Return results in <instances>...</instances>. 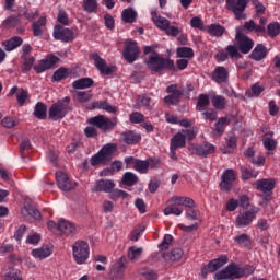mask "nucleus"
I'll return each mask as SVG.
<instances>
[{
    "label": "nucleus",
    "mask_w": 280,
    "mask_h": 280,
    "mask_svg": "<svg viewBox=\"0 0 280 280\" xmlns=\"http://www.w3.org/2000/svg\"><path fill=\"white\" fill-rule=\"evenodd\" d=\"M149 58L144 61L149 71L152 73H163V71H176V63L173 59L161 57V55L154 50L151 46L144 47V55Z\"/></svg>",
    "instance_id": "nucleus-1"
},
{
    "label": "nucleus",
    "mask_w": 280,
    "mask_h": 280,
    "mask_svg": "<svg viewBox=\"0 0 280 280\" xmlns=\"http://www.w3.org/2000/svg\"><path fill=\"white\" fill-rule=\"evenodd\" d=\"M115 152H117V144L107 143L91 158L90 164L92 167H96V165H108L113 161V154Z\"/></svg>",
    "instance_id": "nucleus-2"
},
{
    "label": "nucleus",
    "mask_w": 280,
    "mask_h": 280,
    "mask_svg": "<svg viewBox=\"0 0 280 280\" xmlns=\"http://www.w3.org/2000/svg\"><path fill=\"white\" fill-rule=\"evenodd\" d=\"M69 113H71V97L66 96L50 106L48 116L54 121H58V119H65Z\"/></svg>",
    "instance_id": "nucleus-3"
},
{
    "label": "nucleus",
    "mask_w": 280,
    "mask_h": 280,
    "mask_svg": "<svg viewBox=\"0 0 280 280\" xmlns=\"http://www.w3.org/2000/svg\"><path fill=\"white\" fill-rule=\"evenodd\" d=\"M90 254L91 248L89 247V242L79 240L72 245V256L75 264H86Z\"/></svg>",
    "instance_id": "nucleus-4"
},
{
    "label": "nucleus",
    "mask_w": 280,
    "mask_h": 280,
    "mask_svg": "<svg viewBox=\"0 0 280 280\" xmlns=\"http://www.w3.org/2000/svg\"><path fill=\"white\" fill-rule=\"evenodd\" d=\"M242 277H244V269L240 268L235 262H231L226 268L217 272L214 279H242Z\"/></svg>",
    "instance_id": "nucleus-5"
},
{
    "label": "nucleus",
    "mask_w": 280,
    "mask_h": 280,
    "mask_svg": "<svg viewBox=\"0 0 280 280\" xmlns=\"http://www.w3.org/2000/svg\"><path fill=\"white\" fill-rule=\"evenodd\" d=\"M88 124H90V126H95L96 128H100V130H103V132H109V130H113L115 126H117V118L110 120L104 115H98L89 118Z\"/></svg>",
    "instance_id": "nucleus-6"
},
{
    "label": "nucleus",
    "mask_w": 280,
    "mask_h": 280,
    "mask_svg": "<svg viewBox=\"0 0 280 280\" xmlns=\"http://www.w3.org/2000/svg\"><path fill=\"white\" fill-rule=\"evenodd\" d=\"M248 5V0H226L225 8L230 12H233L237 21L246 19L244 10Z\"/></svg>",
    "instance_id": "nucleus-7"
},
{
    "label": "nucleus",
    "mask_w": 280,
    "mask_h": 280,
    "mask_svg": "<svg viewBox=\"0 0 280 280\" xmlns=\"http://www.w3.org/2000/svg\"><path fill=\"white\" fill-rule=\"evenodd\" d=\"M260 209L257 207H252L249 210H246L243 213H240L236 217L235 226L236 229H244L245 226H250L255 218H257V213H259Z\"/></svg>",
    "instance_id": "nucleus-8"
},
{
    "label": "nucleus",
    "mask_w": 280,
    "mask_h": 280,
    "mask_svg": "<svg viewBox=\"0 0 280 280\" xmlns=\"http://www.w3.org/2000/svg\"><path fill=\"white\" fill-rule=\"evenodd\" d=\"M141 54V49L137 45V42L132 39H126L125 49L122 50V57L126 62L132 65V62L137 61L139 55Z\"/></svg>",
    "instance_id": "nucleus-9"
},
{
    "label": "nucleus",
    "mask_w": 280,
    "mask_h": 280,
    "mask_svg": "<svg viewBox=\"0 0 280 280\" xmlns=\"http://www.w3.org/2000/svg\"><path fill=\"white\" fill-rule=\"evenodd\" d=\"M225 264H229V256L226 255H222L219 258L210 260L208 265L201 268V277L207 279L209 272H217V270H220V268H222Z\"/></svg>",
    "instance_id": "nucleus-10"
},
{
    "label": "nucleus",
    "mask_w": 280,
    "mask_h": 280,
    "mask_svg": "<svg viewBox=\"0 0 280 280\" xmlns=\"http://www.w3.org/2000/svg\"><path fill=\"white\" fill-rule=\"evenodd\" d=\"M235 40L241 54H250V50L255 47V42L240 31H236Z\"/></svg>",
    "instance_id": "nucleus-11"
},
{
    "label": "nucleus",
    "mask_w": 280,
    "mask_h": 280,
    "mask_svg": "<svg viewBox=\"0 0 280 280\" xmlns=\"http://www.w3.org/2000/svg\"><path fill=\"white\" fill-rule=\"evenodd\" d=\"M166 93H170V95L164 97V104H166V106H178V104H180L183 92L178 90V85L172 84L167 86Z\"/></svg>",
    "instance_id": "nucleus-12"
},
{
    "label": "nucleus",
    "mask_w": 280,
    "mask_h": 280,
    "mask_svg": "<svg viewBox=\"0 0 280 280\" xmlns=\"http://www.w3.org/2000/svg\"><path fill=\"white\" fill-rule=\"evenodd\" d=\"M236 178L237 175L233 168L225 170L221 175V182L219 184L221 191H231V189H233V183H235Z\"/></svg>",
    "instance_id": "nucleus-13"
},
{
    "label": "nucleus",
    "mask_w": 280,
    "mask_h": 280,
    "mask_svg": "<svg viewBox=\"0 0 280 280\" xmlns=\"http://www.w3.org/2000/svg\"><path fill=\"white\" fill-rule=\"evenodd\" d=\"M126 264L128 259L126 256H121L113 266L110 270V278L113 280H121L126 276Z\"/></svg>",
    "instance_id": "nucleus-14"
},
{
    "label": "nucleus",
    "mask_w": 280,
    "mask_h": 280,
    "mask_svg": "<svg viewBox=\"0 0 280 280\" xmlns=\"http://www.w3.org/2000/svg\"><path fill=\"white\" fill-rule=\"evenodd\" d=\"M58 62H60V58L52 55L46 59L40 60L38 65H35L34 71H36V73H44V71L54 69Z\"/></svg>",
    "instance_id": "nucleus-15"
},
{
    "label": "nucleus",
    "mask_w": 280,
    "mask_h": 280,
    "mask_svg": "<svg viewBox=\"0 0 280 280\" xmlns=\"http://www.w3.org/2000/svg\"><path fill=\"white\" fill-rule=\"evenodd\" d=\"M56 180L59 189L61 191H71V189H75V183H72L67 173L58 171L56 173Z\"/></svg>",
    "instance_id": "nucleus-16"
},
{
    "label": "nucleus",
    "mask_w": 280,
    "mask_h": 280,
    "mask_svg": "<svg viewBox=\"0 0 280 280\" xmlns=\"http://www.w3.org/2000/svg\"><path fill=\"white\" fill-rule=\"evenodd\" d=\"M52 36L56 40H61L62 43H71V40H73V31L70 28H65L62 25H56Z\"/></svg>",
    "instance_id": "nucleus-17"
},
{
    "label": "nucleus",
    "mask_w": 280,
    "mask_h": 280,
    "mask_svg": "<svg viewBox=\"0 0 280 280\" xmlns=\"http://www.w3.org/2000/svg\"><path fill=\"white\" fill-rule=\"evenodd\" d=\"M58 231L59 233H62L63 235H78L80 233V226L73 224L70 221H67L65 219H60L58 222Z\"/></svg>",
    "instance_id": "nucleus-18"
},
{
    "label": "nucleus",
    "mask_w": 280,
    "mask_h": 280,
    "mask_svg": "<svg viewBox=\"0 0 280 280\" xmlns=\"http://www.w3.org/2000/svg\"><path fill=\"white\" fill-rule=\"evenodd\" d=\"M276 185L277 180L273 178H262L254 183L255 189L262 191V194H272Z\"/></svg>",
    "instance_id": "nucleus-19"
},
{
    "label": "nucleus",
    "mask_w": 280,
    "mask_h": 280,
    "mask_svg": "<svg viewBox=\"0 0 280 280\" xmlns=\"http://www.w3.org/2000/svg\"><path fill=\"white\" fill-rule=\"evenodd\" d=\"M92 60H94V65H95L96 69H98V71L103 75H110L115 71L114 67L106 66V60L102 59V57H100V54H97V52H94L92 55Z\"/></svg>",
    "instance_id": "nucleus-20"
},
{
    "label": "nucleus",
    "mask_w": 280,
    "mask_h": 280,
    "mask_svg": "<svg viewBox=\"0 0 280 280\" xmlns=\"http://www.w3.org/2000/svg\"><path fill=\"white\" fill-rule=\"evenodd\" d=\"M214 152H215V145L209 142L195 145V153L197 154V156H202L203 159H207L209 154H213Z\"/></svg>",
    "instance_id": "nucleus-21"
},
{
    "label": "nucleus",
    "mask_w": 280,
    "mask_h": 280,
    "mask_svg": "<svg viewBox=\"0 0 280 280\" xmlns=\"http://www.w3.org/2000/svg\"><path fill=\"white\" fill-rule=\"evenodd\" d=\"M266 56H268V48L264 44H258L249 55V58L256 62H261Z\"/></svg>",
    "instance_id": "nucleus-22"
},
{
    "label": "nucleus",
    "mask_w": 280,
    "mask_h": 280,
    "mask_svg": "<svg viewBox=\"0 0 280 280\" xmlns=\"http://www.w3.org/2000/svg\"><path fill=\"white\" fill-rule=\"evenodd\" d=\"M115 189V182L110 179H101L96 182L94 186V191H104L105 194H110Z\"/></svg>",
    "instance_id": "nucleus-23"
},
{
    "label": "nucleus",
    "mask_w": 280,
    "mask_h": 280,
    "mask_svg": "<svg viewBox=\"0 0 280 280\" xmlns=\"http://www.w3.org/2000/svg\"><path fill=\"white\" fill-rule=\"evenodd\" d=\"M183 255H185V250L180 247H175L170 253H163L162 257L165 261H180Z\"/></svg>",
    "instance_id": "nucleus-24"
},
{
    "label": "nucleus",
    "mask_w": 280,
    "mask_h": 280,
    "mask_svg": "<svg viewBox=\"0 0 280 280\" xmlns=\"http://www.w3.org/2000/svg\"><path fill=\"white\" fill-rule=\"evenodd\" d=\"M121 137L124 143H127V145H135L141 141V133L135 132L132 130L124 131Z\"/></svg>",
    "instance_id": "nucleus-25"
},
{
    "label": "nucleus",
    "mask_w": 280,
    "mask_h": 280,
    "mask_svg": "<svg viewBox=\"0 0 280 280\" xmlns=\"http://www.w3.org/2000/svg\"><path fill=\"white\" fill-rule=\"evenodd\" d=\"M151 15H152V21L154 25L158 27V30H162L163 32H165L170 25V20L159 15L156 11H152Z\"/></svg>",
    "instance_id": "nucleus-26"
},
{
    "label": "nucleus",
    "mask_w": 280,
    "mask_h": 280,
    "mask_svg": "<svg viewBox=\"0 0 280 280\" xmlns=\"http://www.w3.org/2000/svg\"><path fill=\"white\" fill-rule=\"evenodd\" d=\"M54 253L50 245H43L39 248L33 249L32 255L35 259H47Z\"/></svg>",
    "instance_id": "nucleus-27"
},
{
    "label": "nucleus",
    "mask_w": 280,
    "mask_h": 280,
    "mask_svg": "<svg viewBox=\"0 0 280 280\" xmlns=\"http://www.w3.org/2000/svg\"><path fill=\"white\" fill-rule=\"evenodd\" d=\"M213 80L218 84H224V82L229 80V70H226L224 67H217L214 69Z\"/></svg>",
    "instance_id": "nucleus-28"
},
{
    "label": "nucleus",
    "mask_w": 280,
    "mask_h": 280,
    "mask_svg": "<svg viewBox=\"0 0 280 280\" xmlns=\"http://www.w3.org/2000/svg\"><path fill=\"white\" fill-rule=\"evenodd\" d=\"M206 31L210 36H214L215 38H220L226 33V28L220 24H210L206 27Z\"/></svg>",
    "instance_id": "nucleus-29"
},
{
    "label": "nucleus",
    "mask_w": 280,
    "mask_h": 280,
    "mask_svg": "<svg viewBox=\"0 0 280 280\" xmlns=\"http://www.w3.org/2000/svg\"><path fill=\"white\" fill-rule=\"evenodd\" d=\"M23 45V38L20 36L11 37L9 40L3 42V47L5 51H14L18 47Z\"/></svg>",
    "instance_id": "nucleus-30"
},
{
    "label": "nucleus",
    "mask_w": 280,
    "mask_h": 280,
    "mask_svg": "<svg viewBox=\"0 0 280 280\" xmlns=\"http://www.w3.org/2000/svg\"><path fill=\"white\" fill-rule=\"evenodd\" d=\"M94 81L91 78H81L75 80L72 83V88L74 90H82V89H91V86H93Z\"/></svg>",
    "instance_id": "nucleus-31"
},
{
    "label": "nucleus",
    "mask_w": 280,
    "mask_h": 280,
    "mask_svg": "<svg viewBox=\"0 0 280 280\" xmlns=\"http://www.w3.org/2000/svg\"><path fill=\"white\" fill-rule=\"evenodd\" d=\"M122 185L126 187H135L139 183V177L132 172H126L121 178Z\"/></svg>",
    "instance_id": "nucleus-32"
},
{
    "label": "nucleus",
    "mask_w": 280,
    "mask_h": 280,
    "mask_svg": "<svg viewBox=\"0 0 280 280\" xmlns=\"http://www.w3.org/2000/svg\"><path fill=\"white\" fill-rule=\"evenodd\" d=\"M133 170L139 172V174H148L150 170V162L148 160H135L133 161Z\"/></svg>",
    "instance_id": "nucleus-33"
},
{
    "label": "nucleus",
    "mask_w": 280,
    "mask_h": 280,
    "mask_svg": "<svg viewBox=\"0 0 280 280\" xmlns=\"http://www.w3.org/2000/svg\"><path fill=\"white\" fill-rule=\"evenodd\" d=\"M93 109L106 110V113H117V107L110 105L107 101L94 102L92 104Z\"/></svg>",
    "instance_id": "nucleus-34"
},
{
    "label": "nucleus",
    "mask_w": 280,
    "mask_h": 280,
    "mask_svg": "<svg viewBox=\"0 0 280 280\" xmlns=\"http://www.w3.org/2000/svg\"><path fill=\"white\" fill-rule=\"evenodd\" d=\"M273 135H275L273 131H268L267 133H265L262 143L266 150L272 151L277 149V140L272 139Z\"/></svg>",
    "instance_id": "nucleus-35"
},
{
    "label": "nucleus",
    "mask_w": 280,
    "mask_h": 280,
    "mask_svg": "<svg viewBox=\"0 0 280 280\" xmlns=\"http://www.w3.org/2000/svg\"><path fill=\"white\" fill-rule=\"evenodd\" d=\"M173 200L177 207H188L189 209L196 207V201L189 197H174Z\"/></svg>",
    "instance_id": "nucleus-36"
},
{
    "label": "nucleus",
    "mask_w": 280,
    "mask_h": 280,
    "mask_svg": "<svg viewBox=\"0 0 280 280\" xmlns=\"http://www.w3.org/2000/svg\"><path fill=\"white\" fill-rule=\"evenodd\" d=\"M47 25V18L42 16L33 23V36H43V27Z\"/></svg>",
    "instance_id": "nucleus-37"
},
{
    "label": "nucleus",
    "mask_w": 280,
    "mask_h": 280,
    "mask_svg": "<svg viewBox=\"0 0 280 280\" xmlns=\"http://www.w3.org/2000/svg\"><path fill=\"white\" fill-rule=\"evenodd\" d=\"M244 30H247V32H256L257 34H266V26L257 25L254 20L245 22Z\"/></svg>",
    "instance_id": "nucleus-38"
},
{
    "label": "nucleus",
    "mask_w": 280,
    "mask_h": 280,
    "mask_svg": "<svg viewBox=\"0 0 280 280\" xmlns=\"http://www.w3.org/2000/svg\"><path fill=\"white\" fill-rule=\"evenodd\" d=\"M33 115L36 117V119H47V105H45L43 102H38L35 105Z\"/></svg>",
    "instance_id": "nucleus-39"
},
{
    "label": "nucleus",
    "mask_w": 280,
    "mask_h": 280,
    "mask_svg": "<svg viewBox=\"0 0 280 280\" xmlns=\"http://www.w3.org/2000/svg\"><path fill=\"white\" fill-rule=\"evenodd\" d=\"M32 153V142L28 138H25L20 143V154L22 159H27V155Z\"/></svg>",
    "instance_id": "nucleus-40"
},
{
    "label": "nucleus",
    "mask_w": 280,
    "mask_h": 280,
    "mask_svg": "<svg viewBox=\"0 0 280 280\" xmlns=\"http://www.w3.org/2000/svg\"><path fill=\"white\" fill-rule=\"evenodd\" d=\"M225 51L228 52V58H231V60H240V58H242L238 46L228 45Z\"/></svg>",
    "instance_id": "nucleus-41"
},
{
    "label": "nucleus",
    "mask_w": 280,
    "mask_h": 280,
    "mask_svg": "<svg viewBox=\"0 0 280 280\" xmlns=\"http://www.w3.org/2000/svg\"><path fill=\"white\" fill-rule=\"evenodd\" d=\"M124 23H135L137 21V11L132 8L125 9L121 13Z\"/></svg>",
    "instance_id": "nucleus-42"
},
{
    "label": "nucleus",
    "mask_w": 280,
    "mask_h": 280,
    "mask_svg": "<svg viewBox=\"0 0 280 280\" xmlns=\"http://www.w3.org/2000/svg\"><path fill=\"white\" fill-rule=\"evenodd\" d=\"M186 141H185V135L178 132L171 139V148H175L178 150V148H185Z\"/></svg>",
    "instance_id": "nucleus-43"
},
{
    "label": "nucleus",
    "mask_w": 280,
    "mask_h": 280,
    "mask_svg": "<svg viewBox=\"0 0 280 280\" xmlns=\"http://www.w3.org/2000/svg\"><path fill=\"white\" fill-rule=\"evenodd\" d=\"M230 124L231 120L228 117H220L215 122L217 135H219V137H222V135H224V126H229Z\"/></svg>",
    "instance_id": "nucleus-44"
},
{
    "label": "nucleus",
    "mask_w": 280,
    "mask_h": 280,
    "mask_svg": "<svg viewBox=\"0 0 280 280\" xmlns=\"http://www.w3.org/2000/svg\"><path fill=\"white\" fill-rule=\"evenodd\" d=\"M69 78V69L61 67L56 70L52 74L54 82H60L61 80H67Z\"/></svg>",
    "instance_id": "nucleus-45"
},
{
    "label": "nucleus",
    "mask_w": 280,
    "mask_h": 280,
    "mask_svg": "<svg viewBox=\"0 0 280 280\" xmlns=\"http://www.w3.org/2000/svg\"><path fill=\"white\" fill-rule=\"evenodd\" d=\"M234 242L238 246H245L246 248H248V246L253 244V242L250 241V236L246 233L235 236Z\"/></svg>",
    "instance_id": "nucleus-46"
},
{
    "label": "nucleus",
    "mask_w": 280,
    "mask_h": 280,
    "mask_svg": "<svg viewBox=\"0 0 280 280\" xmlns=\"http://www.w3.org/2000/svg\"><path fill=\"white\" fill-rule=\"evenodd\" d=\"M176 55H177V58H194V49L192 48H189V47H178L176 49Z\"/></svg>",
    "instance_id": "nucleus-47"
},
{
    "label": "nucleus",
    "mask_w": 280,
    "mask_h": 280,
    "mask_svg": "<svg viewBox=\"0 0 280 280\" xmlns=\"http://www.w3.org/2000/svg\"><path fill=\"white\" fill-rule=\"evenodd\" d=\"M3 25L8 30H12V28L16 27V25H21V15L7 18L3 21Z\"/></svg>",
    "instance_id": "nucleus-48"
},
{
    "label": "nucleus",
    "mask_w": 280,
    "mask_h": 280,
    "mask_svg": "<svg viewBox=\"0 0 280 280\" xmlns=\"http://www.w3.org/2000/svg\"><path fill=\"white\" fill-rule=\"evenodd\" d=\"M259 172L250 171L246 166L241 167V178L242 180H250V178H257Z\"/></svg>",
    "instance_id": "nucleus-49"
},
{
    "label": "nucleus",
    "mask_w": 280,
    "mask_h": 280,
    "mask_svg": "<svg viewBox=\"0 0 280 280\" xmlns=\"http://www.w3.org/2000/svg\"><path fill=\"white\" fill-rule=\"evenodd\" d=\"M267 33L268 36H270L271 38H277V36H279L280 34V24L278 22H272L268 24Z\"/></svg>",
    "instance_id": "nucleus-50"
},
{
    "label": "nucleus",
    "mask_w": 280,
    "mask_h": 280,
    "mask_svg": "<svg viewBox=\"0 0 280 280\" xmlns=\"http://www.w3.org/2000/svg\"><path fill=\"white\" fill-rule=\"evenodd\" d=\"M212 104L214 106V108H217V110H224L225 106H226V98L224 96H213L212 97Z\"/></svg>",
    "instance_id": "nucleus-51"
},
{
    "label": "nucleus",
    "mask_w": 280,
    "mask_h": 280,
    "mask_svg": "<svg viewBox=\"0 0 280 280\" xmlns=\"http://www.w3.org/2000/svg\"><path fill=\"white\" fill-rule=\"evenodd\" d=\"M142 253H143V248H142V247H135V246H131V247L128 249L127 257H128V259H130L131 261H136L137 257H141Z\"/></svg>",
    "instance_id": "nucleus-52"
},
{
    "label": "nucleus",
    "mask_w": 280,
    "mask_h": 280,
    "mask_svg": "<svg viewBox=\"0 0 280 280\" xmlns=\"http://www.w3.org/2000/svg\"><path fill=\"white\" fill-rule=\"evenodd\" d=\"M261 93H264V86H260L259 84H254L252 85V91H247L245 93V97H259V95H261Z\"/></svg>",
    "instance_id": "nucleus-53"
},
{
    "label": "nucleus",
    "mask_w": 280,
    "mask_h": 280,
    "mask_svg": "<svg viewBox=\"0 0 280 280\" xmlns=\"http://www.w3.org/2000/svg\"><path fill=\"white\" fill-rule=\"evenodd\" d=\"M24 62L22 67V71L27 72L32 71V68L34 67V62H36V58L33 56H22Z\"/></svg>",
    "instance_id": "nucleus-54"
},
{
    "label": "nucleus",
    "mask_w": 280,
    "mask_h": 280,
    "mask_svg": "<svg viewBox=\"0 0 280 280\" xmlns=\"http://www.w3.org/2000/svg\"><path fill=\"white\" fill-rule=\"evenodd\" d=\"M172 242H174V236L172 234H165L161 244H159V250H167L170 246H172Z\"/></svg>",
    "instance_id": "nucleus-55"
},
{
    "label": "nucleus",
    "mask_w": 280,
    "mask_h": 280,
    "mask_svg": "<svg viewBox=\"0 0 280 280\" xmlns=\"http://www.w3.org/2000/svg\"><path fill=\"white\" fill-rule=\"evenodd\" d=\"M91 97H93V94L91 93V91L77 92V102H79L80 104H86V102H89Z\"/></svg>",
    "instance_id": "nucleus-56"
},
{
    "label": "nucleus",
    "mask_w": 280,
    "mask_h": 280,
    "mask_svg": "<svg viewBox=\"0 0 280 280\" xmlns=\"http://www.w3.org/2000/svg\"><path fill=\"white\" fill-rule=\"evenodd\" d=\"M83 10L89 14H92V12H95V10H97V0H84Z\"/></svg>",
    "instance_id": "nucleus-57"
},
{
    "label": "nucleus",
    "mask_w": 280,
    "mask_h": 280,
    "mask_svg": "<svg viewBox=\"0 0 280 280\" xmlns=\"http://www.w3.org/2000/svg\"><path fill=\"white\" fill-rule=\"evenodd\" d=\"M139 272L147 280H156V279H159V273H156L152 269L142 268V269L139 270Z\"/></svg>",
    "instance_id": "nucleus-58"
},
{
    "label": "nucleus",
    "mask_w": 280,
    "mask_h": 280,
    "mask_svg": "<svg viewBox=\"0 0 280 280\" xmlns=\"http://www.w3.org/2000/svg\"><path fill=\"white\" fill-rule=\"evenodd\" d=\"M18 104L20 106H23L27 100H30V94L27 93V90L21 89V91L16 94Z\"/></svg>",
    "instance_id": "nucleus-59"
},
{
    "label": "nucleus",
    "mask_w": 280,
    "mask_h": 280,
    "mask_svg": "<svg viewBox=\"0 0 280 280\" xmlns=\"http://www.w3.org/2000/svg\"><path fill=\"white\" fill-rule=\"evenodd\" d=\"M4 128H14V126H19V120L14 117L7 116L1 121Z\"/></svg>",
    "instance_id": "nucleus-60"
},
{
    "label": "nucleus",
    "mask_w": 280,
    "mask_h": 280,
    "mask_svg": "<svg viewBox=\"0 0 280 280\" xmlns=\"http://www.w3.org/2000/svg\"><path fill=\"white\" fill-rule=\"evenodd\" d=\"M129 119L131 124H143V121L145 120V116H143V114L139 112H133L130 114Z\"/></svg>",
    "instance_id": "nucleus-61"
},
{
    "label": "nucleus",
    "mask_w": 280,
    "mask_h": 280,
    "mask_svg": "<svg viewBox=\"0 0 280 280\" xmlns=\"http://www.w3.org/2000/svg\"><path fill=\"white\" fill-rule=\"evenodd\" d=\"M7 280H23V273L19 269H11L7 275Z\"/></svg>",
    "instance_id": "nucleus-62"
},
{
    "label": "nucleus",
    "mask_w": 280,
    "mask_h": 280,
    "mask_svg": "<svg viewBox=\"0 0 280 280\" xmlns=\"http://www.w3.org/2000/svg\"><path fill=\"white\" fill-rule=\"evenodd\" d=\"M109 198L112 200H119V198H128V192H126L125 190H121V189H114L110 192Z\"/></svg>",
    "instance_id": "nucleus-63"
},
{
    "label": "nucleus",
    "mask_w": 280,
    "mask_h": 280,
    "mask_svg": "<svg viewBox=\"0 0 280 280\" xmlns=\"http://www.w3.org/2000/svg\"><path fill=\"white\" fill-rule=\"evenodd\" d=\"M211 102L209 101V96L207 94H200L197 102L198 108H207Z\"/></svg>",
    "instance_id": "nucleus-64"
}]
</instances>
